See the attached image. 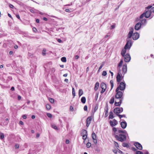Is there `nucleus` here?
<instances>
[{
  "label": "nucleus",
  "instance_id": "1",
  "mask_svg": "<svg viewBox=\"0 0 154 154\" xmlns=\"http://www.w3.org/2000/svg\"><path fill=\"white\" fill-rule=\"evenodd\" d=\"M117 133H115L113 135L116 140L121 142H123L126 139V135L120 134L119 135L116 134Z\"/></svg>",
  "mask_w": 154,
  "mask_h": 154
},
{
  "label": "nucleus",
  "instance_id": "2",
  "mask_svg": "<svg viewBox=\"0 0 154 154\" xmlns=\"http://www.w3.org/2000/svg\"><path fill=\"white\" fill-rule=\"evenodd\" d=\"M119 90L118 88H116V94L115 95V98L116 99H119V100H123L124 98L123 97V92L121 91H119Z\"/></svg>",
  "mask_w": 154,
  "mask_h": 154
},
{
  "label": "nucleus",
  "instance_id": "3",
  "mask_svg": "<svg viewBox=\"0 0 154 154\" xmlns=\"http://www.w3.org/2000/svg\"><path fill=\"white\" fill-rule=\"evenodd\" d=\"M152 6V5H149L145 8V9L144 13L145 14V17L146 18H148L150 16L151 11L149 9Z\"/></svg>",
  "mask_w": 154,
  "mask_h": 154
},
{
  "label": "nucleus",
  "instance_id": "4",
  "mask_svg": "<svg viewBox=\"0 0 154 154\" xmlns=\"http://www.w3.org/2000/svg\"><path fill=\"white\" fill-rule=\"evenodd\" d=\"M126 85V84L124 82H121L119 85L116 88H118V89L121 91H123L125 88Z\"/></svg>",
  "mask_w": 154,
  "mask_h": 154
},
{
  "label": "nucleus",
  "instance_id": "5",
  "mask_svg": "<svg viewBox=\"0 0 154 154\" xmlns=\"http://www.w3.org/2000/svg\"><path fill=\"white\" fill-rule=\"evenodd\" d=\"M127 43L124 47L125 49L129 50L132 45L131 40H127Z\"/></svg>",
  "mask_w": 154,
  "mask_h": 154
},
{
  "label": "nucleus",
  "instance_id": "6",
  "mask_svg": "<svg viewBox=\"0 0 154 154\" xmlns=\"http://www.w3.org/2000/svg\"><path fill=\"white\" fill-rule=\"evenodd\" d=\"M130 31L129 32L128 35L126 39L127 40H129V39L131 37L133 38V31L134 29L133 28L131 27L130 29Z\"/></svg>",
  "mask_w": 154,
  "mask_h": 154
},
{
  "label": "nucleus",
  "instance_id": "7",
  "mask_svg": "<svg viewBox=\"0 0 154 154\" xmlns=\"http://www.w3.org/2000/svg\"><path fill=\"white\" fill-rule=\"evenodd\" d=\"M121 70L120 69H119V70L118 71V72L117 73L116 77L117 81L118 82H120L122 80V79L123 77V76H121Z\"/></svg>",
  "mask_w": 154,
  "mask_h": 154
},
{
  "label": "nucleus",
  "instance_id": "8",
  "mask_svg": "<svg viewBox=\"0 0 154 154\" xmlns=\"http://www.w3.org/2000/svg\"><path fill=\"white\" fill-rule=\"evenodd\" d=\"M124 60L126 62H129L131 59V56L129 54L127 53L124 57Z\"/></svg>",
  "mask_w": 154,
  "mask_h": 154
},
{
  "label": "nucleus",
  "instance_id": "9",
  "mask_svg": "<svg viewBox=\"0 0 154 154\" xmlns=\"http://www.w3.org/2000/svg\"><path fill=\"white\" fill-rule=\"evenodd\" d=\"M134 145L136 146L137 148L139 150H141L142 149V146L140 143L138 142H135L134 143Z\"/></svg>",
  "mask_w": 154,
  "mask_h": 154
},
{
  "label": "nucleus",
  "instance_id": "10",
  "mask_svg": "<svg viewBox=\"0 0 154 154\" xmlns=\"http://www.w3.org/2000/svg\"><path fill=\"white\" fill-rule=\"evenodd\" d=\"M109 123L110 126L112 127H113L114 126L116 125L118 123L117 120L115 119H114L112 121L110 120L109 122Z\"/></svg>",
  "mask_w": 154,
  "mask_h": 154
},
{
  "label": "nucleus",
  "instance_id": "11",
  "mask_svg": "<svg viewBox=\"0 0 154 154\" xmlns=\"http://www.w3.org/2000/svg\"><path fill=\"white\" fill-rule=\"evenodd\" d=\"M139 36L140 35L138 32H135L133 34L132 38L134 40H136L139 38Z\"/></svg>",
  "mask_w": 154,
  "mask_h": 154
},
{
  "label": "nucleus",
  "instance_id": "12",
  "mask_svg": "<svg viewBox=\"0 0 154 154\" xmlns=\"http://www.w3.org/2000/svg\"><path fill=\"white\" fill-rule=\"evenodd\" d=\"M142 25L141 23H138L136 24L134 27V29L136 30H138L140 29Z\"/></svg>",
  "mask_w": 154,
  "mask_h": 154
},
{
  "label": "nucleus",
  "instance_id": "13",
  "mask_svg": "<svg viewBox=\"0 0 154 154\" xmlns=\"http://www.w3.org/2000/svg\"><path fill=\"white\" fill-rule=\"evenodd\" d=\"M122 70V74H123V75L126 73L127 72V64H124L123 65Z\"/></svg>",
  "mask_w": 154,
  "mask_h": 154
},
{
  "label": "nucleus",
  "instance_id": "14",
  "mask_svg": "<svg viewBox=\"0 0 154 154\" xmlns=\"http://www.w3.org/2000/svg\"><path fill=\"white\" fill-rule=\"evenodd\" d=\"M92 137L94 143L95 144H96L97 142L96 139V136L94 132H93L92 134Z\"/></svg>",
  "mask_w": 154,
  "mask_h": 154
},
{
  "label": "nucleus",
  "instance_id": "15",
  "mask_svg": "<svg viewBox=\"0 0 154 154\" xmlns=\"http://www.w3.org/2000/svg\"><path fill=\"white\" fill-rule=\"evenodd\" d=\"M92 120V117L91 116L88 117L86 120L87 124L86 126L88 127L91 123V122Z\"/></svg>",
  "mask_w": 154,
  "mask_h": 154
},
{
  "label": "nucleus",
  "instance_id": "16",
  "mask_svg": "<svg viewBox=\"0 0 154 154\" xmlns=\"http://www.w3.org/2000/svg\"><path fill=\"white\" fill-rule=\"evenodd\" d=\"M120 125L121 127L123 129H125L127 126V123L125 121H124L121 122Z\"/></svg>",
  "mask_w": 154,
  "mask_h": 154
},
{
  "label": "nucleus",
  "instance_id": "17",
  "mask_svg": "<svg viewBox=\"0 0 154 154\" xmlns=\"http://www.w3.org/2000/svg\"><path fill=\"white\" fill-rule=\"evenodd\" d=\"M113 112L115 114H119L120 113V109L119 107L115 108L113 110Z\"/></svg>",
  "mask_w": 154,
  "mask_h": 154
},
{
  "label": "nucleus",
  "instance_id": "18",
  "mask_svg": "<svg viewBox=\"0 0 154 154\" xmlns=\"http://www.w3.org/2000/svg\"><path fill=\"white\" fill-rule=\"evenodd\" d=\"M119 101L118 102L115 101V102L114 105L116 106H120L123 100H119Z\"/></svg>",
  "mask_w": 154,
  "mask_h": 154
},
{
  "label": "nucleus",
  "instance_id": "19",
  "mask_svg": "<svg viewBox=\"0 0 154 154\" xmlns=\"http://www.w3.org/2000/svg\"><path fill=\"white\" fill-rule=\"evenodd\" d=\"M100 87L102 89H103L106 90V85L105 83L102 82L100 84Z\"/></svg>",
  "mask_w": 154,
  "mask_h": 154
},
{
  "label": "nucleus",
  "instance_id": "20",
  "mask_svg": "<svg viewBox=\"0 0 154 154\" xmlns=\"http://www.w3.org/2000/svg\"><path fill=\"white\" fill-rule=\"evenodd\" d=\"M126 50L127 49H125L124 48V49H122L121 54L122 57H124L125 55Z\"/></svg>",
  "mask_w": 154,
  "mask_h": 154
},
{
  "label": "nucleus",
  "instance_id": "21",
  "mask_svg": "<svg viewBox=\"0 0 154 154\" xmlns=\"http://www.w3.org/2000/svg\"><path fill=\"white\" fill-rule=\"evenodd\" d=\"M118 132L119 133H122L124 134L125 135H128V133L125 130H119L118 131Z\"/></svg>",
  "mask_w": 154,
  "mask_h": 154
},
{
  "label": "nucleus",
  "instance_id": "22",
  "mask_svg": "<svg viewBox=\"0 0 154 154\" xmlns=\"http://www.w3.org/2000/svg\"><path fill=\"white\" fill-rule=\"evenodd\" d=\"M123 61L122 60H121L119 63L118 64L117 67V69L119 70L120 69L119 67L122 66V65Z\"/></svg>",
  "mask_w": 154,
  "mask_h": 154
},
{
  "label": "nucleus",
  "instance_id": "23",
  "mask_svg": "<svg viewBox=\"0 0 154 154\" xmlns=\"http://www.w3.org/2000/svg\"><path fill=\"white\" fill-rule=\"evenodd\" d=\"M99 84L98 82H97L96 83L94 87V90L95 91H97L98 89V87H99Z\"/></svg>",
  "mask_w": 154,
  "mask_h": 154
},
{
  "label": "nucleus",
  "instance_id": "24",
  "mask_svg": "<svg viewBox=\"0 0 154 154\" xmlns=\"http://www.w3.org/2000/svg\"><path fill=\"white\" fill-rule=\"evenodd\" d=\"M87 131L86 130L83 129L82 130V132L81 133V135L82 136V135H86V137H87Z\"/></svg>",
  "mask_w": 154,
  "mask_h": 154
},
{
  "label": "nucleus",
  "instance_id": "25",
  "mask_svg": "<svg viewBox=\"0 0 154 154\" xmlns=\"http://www.w3.org/2000/svg\"><path fill=\"white\" fill-rule=\"evenodd\" d=\"M114 117L113 116V113L112 111H110L109 112V119H113Z\"/></svg>",
  "mask_w": 154,
  "mask_h": 154
},
{
  "label": "nucleus",
  "instance_id": "26",
  "mask_svg": "<svg viewBox=\"0 0 154 154\" xmlns=\"http://www.w3.org/2000/svg\"><path fill=\"white\" fill-rule=\"evenodd\" d=\"M81 102L83 104L85 103L86 102V99L85 97H82L81 100Z\"/></svg>",
  "mask_w": 154,
  "mask_h": 154
},
{
  "label": "nucleus",
  "instance_id": "27",
  "mask_svg": "<svg viewBox=\"0 0 154 154\" xmlns=\"http://www.w3.org/2000/svg\"><path fill=\"white\" fill-rule=\"evenodd\" d=\"M141 23L143 25H145L146 24V19H142L141 20H140Z\"/></svg>",
  "mask_w": 154,
  "mask_h": 154
},
{
  "label": "nucleus",
  "instance_id": "28",
  "mask_svg": "<svg viewBox=\"0 0 154 154\" xmlns=\"http://www.w3.org/2000/svg\"><path fill=\"white\" fill-rule=\"evenodd\" d=\"M116 116H118L120 119H121L122 117L126 118V115L125 114L121 115L119 114H116Z\"/></svg>",
  "mask_w": 154,
  "mask_h": 154
},
{
  "label": "nucleus",
  "instance_id": "29",
  "mask_svg": "<svg viewBox=\"0 0 154 154\" xmlns=\"http://www.w3.org/2000/svg\"><path fill=\"white\" fill-rule=\"evenodd\" d=\"M5 137L4 134L0 132V138L1 140H2Z\"/></svg>",
  "mask_w": 154,
  "mask_h": 154
},
{
  "label": "nucleus",
  "instance_id": "30",
  "mask_svg": "<svg viewBox=\"0 0 154 154\" xmlns=\"http://www.w3.org/2000/svg\"><path fill=\"white\" fill-rule=\"evenodd\" d=\"M83 92L82 89H80L79 90V97H80L83 94Z\"/></svg>",
  "mask_w": 154,
  "mask_h": 154
},
{
  "label": "nucleus",
  "instance_id": "31",
  "mask_svg": "<svg viewBox=\"0 0 154 154\" xmlns=\"http://www.w3.org/2000/svg\"><path fill=\"white\" fill-rule=\"evenodd\" d=\"M110 83L111 85V90H112V89L113 86H114V84H113V82L112 80H111L110 81Z\"/></svg>",
  "mask_w": 154,
  "mask_h": 154
},
{
  "label": "nucleus",
  "instance_id": "32",
  "mask_svg": "<svg viewBox=\"0 0 154 154\" xmlns=\"http://www.w3.org/2000/svg\"><path fill=\"white\" fill-rule=\"evenodd\" d=\"M114 101V98L113 97H112L110 99V101H109L110 103L112 104Z\"/></svg>",
  "mask_w": 154,
  "mask_h": 154
},
{
  "label": "nucleus",
  "instance_id": "33",
  "mask_svg": "<svg viewBox=\"0 0 154 154\" xmlns=\"http://www.w3.org/2000/svg\"><path fill=\"white\" fill-rule=\"evenodd\" d=\"M27 146V145L26 144H25L23 146H21V150H23L24 149V148H26Z\"/></svg>",
  "mask_w": 154,
  "mask_h": 154
},
{
  "label": "nucleus",
  "instance_id": "34",
  "mask_svg": "<svg viewBox=\"0 0 154 154\" xmlns=\"http://www.w3.org/2000/svg\"><path fill=\"white\" fill-rule=\"evenodd\" d=\"M61 61L63 62H66V58L65 57H63L61 59Z\"/></svg>",
  "mask_w": 154,
  "mask_h": 154
},
{
  "label": "nucleus",
  "instance_id": "35",
  "mask_svg": "<svg viewBox=\"0 0 154 154\" xmlns=\"http://www.w3.org/2000/svg\"><path fill=\"white\" fill-rule=\"evenodd\" d=\"M51 127L56 130H58V128L54 124H52L51 125Z\"/></svg>",
  "mask_w": 154,
  "mask_h": 154
},
{
  "label": "nucleus",
  "instance_id": "36",
  "mask_svg": "<svg viewBox=\"0 0 154 154\" xmlns=\"http://www.w3.org/2000/svg\"><path fill=\"white\" fill-rule=\"evenodd\" d=\"M46 109L48 110H50L51 108V106L50 104H47L46 105Z\"/></svg>",
  "mask_w": 154,
  "mask_h": 154
},
{
  "label": "nucleus",
  "instance_id": "37",
  "mask_svg": "<svg viewBox=\"0 0 154 154\" xmlns=\"http://www.w3.org/2000/svg\"><path fill=\"white\" fill-rule=\"evenodd\" d=\"M122 146L124 147H126L127 148H128L129 147V145L128 143H123Z\"/></svg>",
  "mask_w": 154,
  "mask_h": 154
},
{
  "label": "nucleus",
  "instance_id": "38",
  "mask_svg": "<svg viewBox=\"0 0 154 154\" xmlns=\"http://www.w3.org/2000/svg\"><path fill=\"white\" fill-rule=\"evenodd\" d=\"M49 101L51 103H54V100L53 99L51 98H49Z\"/></svg>",
  "mask_w": 154,
  "mask_h": 154
},
{
  "label": "nucleus",
  "instance_id": "39",
  "mask_svg": "<svg viewBox=\"0 0 154 154\" xmlns=\"http://www.w3.org/2000/svg\"><path fill=\"white\" fill-rule=\"evenodd\" d=\"M46 49L45 48L43 49L42 51V54L44 56L45 55Z\"/></svg>",
  "mask_w": 154,
  "mask_h": 154
},
{
  "label": "nucleus",
  "instance_id": "40",
  "mask_svg": "<svg viewBox=\"0 0 154 154\" xmlns=\"http://www.w3.org/2000/svg\"><path fill=\"white\" fill-rule=\"evenodd\" d=\"M91 146V144L90 142L86 144V146L87 148H89L90 147V146Z\"/></svg>",
  "mask_w": 154,
  "mask_h": 154
},
{
  "label": "nucleus",
  "instance_id": "41",
  "mask_svg": "<svg viewBox=\"0 0 154 154\" xmlns=\"http://www.w3.org/2000/svg\"><path fill=\"white\" fill-rule=\"evenodd\" d=\"M72 95L74 97L75 95V91L74 90V89L73 88H72Z\"/></svg>",
  "mask_w": 154,
  "mask_h": 154
},
{
  "label": "nucleus",
  "instance_id": "42",
  "mask_svg": "<svg viewBox=\"0 0 154 154\" xmlns=\"http://www.w3.org/2000/svg\"><path fill=\"white\" fill-rule=\"evenodd\" d=\"M35 10L34 8H32V9H30L29 10V11H30V12H31L32 13H34L35 12Z\"/></svg>",
  "mask_w": 154,
  "mask_h": 154
},
{
  "label": "nucleus",
  "instance_id": "43",
  "mask_svg": "<svg viewBox=\"0 0 154 154\" xmlns=\"http://www.w3.org/2000/svg\"><path fill=\"white\" fill-rule=\"evenodd\" d=\"M106 74H107L106 72L105 71H103V72L102 73V75L103 76H105L106 75Z\"/></svg>",
  "mask_w": 154,
  "mask_h": 154
},
{
  "label": "nucleus",
  "instance_id": "44",
  "mask_svg": "<svg viewBox=\"0 0 154 154\" xmlns=\"http://www.w3.org/2000/svg\"><path fill=\"white\" fill-rule=\"evenodd\" d=\"M144 17H145V14L144 13V12L140 15V19H142Z\"/></svg>",
  "mask_w": 154,
  "mask_h": 154
},
{
  "label": "nucleus",
  "instance_id": "45",
  "mask_svg": "<svg viewBox=\"0 0 154 154\" xmlns=\"http://www.w3.org/2000/svg\"><path fill=\"white\" fill-rule=\"evenodd\" d=\"M136 154H143V152L140 151H137L136 152Z\"/></svg>",
  "mask_w": 154,
  "mask_h": 154
},
{
  "label": "nucleus",
  "instance_id": "46",
  "mask_svg": "<svg viewBox=\"0 0 154 154\" xmlns=\"http://www.w3.org/2000/svg\"><path fill=\"white\" fill-rule=\"evenodd\" d=\"M114 144H115V146L116 147H119V144H118V143H117V142L114 141Z\"/></svg>",
  "mask_w": 154,
  "mask_h": 154
},
{
  "label": "nucleus",
  "instance_id": "47",
  "mask_svg": "<svg viewBox=\"0 0 154 154\" xmlns=\"http://www.w3.org/2000/svg\"><path fill=\"white\" fill-rule=\"evenodd\" d=\"M47 116L49 118H51L52 117L51 114L50 113H47Z\"/></svg>",
  "mask_w": 154,
  "mask_h": 154
},
{
  "label": "nucleus",
  "instance_id": "48",
  "mask_svg": "<svg viewBox=\"0 0 154 154\" xmlns=\"http://www.w3.org/2000/svg\"><path fill=\"white\" fill-rule=\"evenodd\" d=\"M98 108V105L97 104L94 107V112H95L96 111L97 109Z\"/></svg>",
  "mask_w": 154,
  "mask_h": 154
},
{
  "label": "nucleus",
  "instance_id": "49",
  "mask_svg": "<svg viewBox=\"0 0 154 154\" xmlns=\"http://www.w3.org/2000/svg\"><path fill=\"white\" fill-rule=\"evenodd\" d=\"M104 110H105V111H106V110L108 111V106L107 104H106V106L105 107Z\"/></svg>",
  "mask_w": 154,
  "mask_h": 154
},
{
  "label": "nucleus",
  "instance_id": "50",
  "mask_svg": "<svg viewBox=\"0 0 154 154\" xmlns=\"http://www.w3.org/2000/svg\"><path fill=\"white\" fill-rule=\"evenodd\" d=\"M150 9H151L150 11H151V12L154 13V7L152 8V7Z\"/></svg>",
  "mask_w": 154,
  "mask_h": 154
},
{
  "label": "nucleus",
  "instance_id": "51",
  "mask_svg": "<svg viewBox=\"0 0 154 154\" xmlns=\"http://www.w3.org/2000/svg\"><path fill=\"white\" fill-rule=\"evenodd\" d=\"M51 71L52 73H54L55 71V69L54 68H52L51 69Z\"/></svg>",
  "mask_w": 154,
  "mask_h": 154
},
{
  "label": "nucleus",
  "instance_id": "52",
  "mask_svg": "<svg viewBox=\"0 0 154 154\" xmlns=\"http://www.w3.org/2000/svg\"><path fill=\"white\" fill-rule=\"evenodd\" d=\"M115 27V24H114L111 26V29H114Z\"/></svg>",
  "mask_w": 154,
  "mask_h": 154
},
{
  "label": "nucleus",
  "instance_id": "53",
  "mask_svg": "<svg viewBox=\"0 0 154 154\" xmlns=\"http://www.w3.org/2000/svg\"><path fill=\"white\" fill-rule=\"evenodd\" d=\"M108 111H107V110L105 111V117H107L108 116Z\"/></svg>",
  "mask_w": 154,
  "mask_h": 154
},
{
  "label": "nucleus",
  "instance_id": "54",
  "mask_svg": "<svg viewBox=\"0 0 154 154\" xmlns=\"http://www.w3.org/2000/svg\"><path fill=\"white\" fill-rule=\"evenodd\" d=\"M32 30H33V31L34 32H36L37 31V30L36 28L35 27H34L32 28Z\"/></svg>",
  "mask_w": 154,
  "mask_h": 154
},
{
  "label": "nucleus",
  "instance_id": "55",
  "mask_svg": "<svg viewBox=\"0 0 154 154\" xmlns=\"http://www.w3.org/2000/svg\"><path fill=\"white\" fill-rule=\"evenodd\" d=\"M112 130L114 132H116L117 131V129L116 128L113 127L112 128Z\"/></svg>",
  "mask_w": 154,
  "mask_h": 154
},
{
  "label": "nucleus",
  "instance_id": "56",
  "mask_svg": "<svg viewBox=\"0 0 154 154\" xmlns=\"http://www.w3.org/2000/svg\"><path fill=\"white\" fill-rule=\"evenodd\" d=\"M84 109L85 111H87V106L86 105L84 106Z\"/></svg>",
  "mask_w": 154,
  "mask_h": 154
},
{
  "label": "nucleus",
  "instance_id": "57",
  "mask_svg": "<svg viewBox=\"0 0 154 154\" xmlns=\"http://www.w3.org/2000/svg\"><path fill=\"white\" fill-rule=\"evenodd\" d=\"M82 138L84 140H85L87 138V137L86 135H82Z\"/></svg>",
  "mask_w": 154,
  "mask_h": 154
},
{
  "label": "nucleus",
  "instance_id": "58",
  "mask_svg": "<svg viewBox=\"0 0 154 154\" xmlns=\"http://www.w3.org/2000/svg\"><path fill=\"white\" fill-rule=\"evenodd\" d=\"M9 5V7L10 8H13L14 7V6L13 5H11V4H10Z\"/></svg>",
  "mask_w": 154,
  "mask_h": 154
},
{
  "label": "nucleus",
  "instance_id": "59",
  "mask_svg": "<svg viewBox=\"0 0 154 154\" xmlns=\"http://www.w3.org/2000/svg\"><path fill=\"white\" fill-rule=\"evenodd\" d=\"M131 149L133 151H136L137 150V149L135 147H132Z\"/></svg>",
  "mask_w": 154,
  "mask_h": 154
},
{
  "label": "nucleus",
  "instance_id": "60",
  "mask_svg": "<svg viewBox=\"0 0 154 154\" xmlns=\"http://www.w3.org/2000/svg\"><path fill=\"white\" fill-rule=\"evenodd\" d=\"M15 147L16 149H17L19 147V145L18 144H16L15 145Z\"/></svg>",
  "mask_w": 154,
  "mask_h": 154
},
{
  "label": "nucleus",
  "instance_id": "61",
  "mask_svg": "<svg viewBox=\"0 0 154 154\" xmlns=\"http://www.w3.org/2000/svg\"><path fill=\"white\" fill-rule=\"evenodd\" d=\"M106 91V90L105 89H102V91H100V93L101 94H103L105 91Z\"/></svg>",
  "mask_w": 154,
  "mask_h": 154
},
{
  "label": "nucleus",
  "instance_id": "62",
  "mask_svg": "<svg viewBox=\"0 0 154 154\" xmlns=\"http://www.w3.org/2000/svg\"><path fill=\"white\" fill-rule=\"evenodd\" d=\"M69 140L68 139H66V143L67 144H69Z\"/></svg>",
  "mask_w": 154,
  "mask_h": 154
},
{
  "label": "nucleus",
  "instance_id": "63",
  "mask_svg": "<svg viewBox=\"0 0 154 154\" xmlns=\"http://www.w3.org/2000/svg\"><path fill=\"white\" fill-rule=\"evenodd\" d=\"M21 70H22V72L24 73V68L22 67H21L20 68Z\"/></svg>",
  "mask_w": 154,
  "mask_h": 154
},
{
  "label": "nucleus",
  "instance_id": "64",
  "mask_svg": "<svg viewBox=\"0 0 154 154\" xmlns=\"http://www.w3.org/2000/svg\"><path fill=\"white\" fill-rule=\"evenodd\" d=\"M113 152L115 154H117V151L116 150H113Z\"/></svg>",
  "mask_w": 154,
  "mask_h": 154
}]
</instances>
